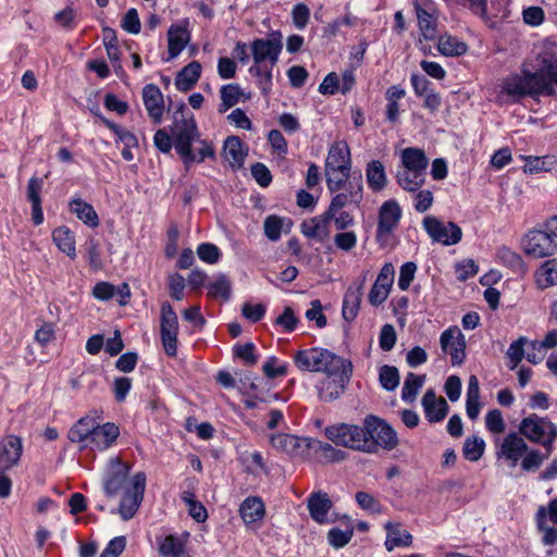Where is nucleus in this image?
<instances>
[{
  "instance_id": "nucleus-1",
  "label": "nucleus",
  "mask_w": 557,
  "mask_h": 557,
  "mask_svg": "<svg viewBox=\"0 0 557 557\" xmlns=\"http://www.w3.org/2000/svg\"><path fill=\"white\" fill-rule=\"evenodd\" d=\"M537 61V71L522 69L521 74L506 77L502 84L503 92L515 100L527 96H554L553 84L557 85V48L541 53Z\"/></svg>"
},
{
  "instance_id": "nucleus-2",
  "label": "nucleus",
  "mask_w": 557,
  "mask_h": 557,
  "mask_svg": "<svg viewBox=\"0 0 557 557\" xmlns=\"http://www.w3.org/2000/svg\"><path fill=\"white\" fill-rule=\"evenodd\" d=\"M185 109V103H181L176 112L181 114V119L175 116L171 132L175 150L188 166L194 162H202L206 158H213L214 149L209 143L199 139L196 121L193 114L189 116L184 114Z\"/></svg>"
},
{
  "instance_id": "nucleus-3",
  "label": "nucleus",
  "mask_w": 557,
  "mask_h": 557,
  "mask_svg": "<svg viewBox=\"0 0 557 557\" xmlns=\"http://www.w3.org/2000/svg\"><path fill=\"white\" fill-rule=\"evenodd\" d=\"M496 459L508 468L520 466L524 472H535L547 459V454L530 448L525 440L517 432H509L499 443H496Z\"/></svg>"
},
{
  "instance_id": "nucleus-4",
  "label": "nucleus",
  "mask_w": 557,
  "mask_h": 557,
  "mask_svg": "<svg viewBox=\"0 0 557 557\" xmlns=\"http://www.w3.org/2000/svg\"><path fill=\"white\" fill-rule=\"evenodd\" d=\"M294 362L301 371L336 374L343 371L344 364L348 360L343 359L329 349L313 347L298 350L294 356Z\"/></svg>"
},
{
  "instance_id": "nucleus-5",
  "label": "nucleus",
  "mask_w": 557,
  "mask_h": 557,
  "mask_svg": "<svg viewBox=\"0 0 557 557\" xmlns=\"http://www.w3.org/2000/svg\"><path fill=\"white\" fill-rule=\"evenodd\" d=\"M518 433L532 443L545 448L547 458L550 456L557 438V426L548 418L532 413L523 418L518 426Z\"/></svg>"
},
{
  "instance_id": "nucleus-6",
  "label": "nucleus",
  "mask_w": 557,
  "mask_h": 557,
  "mask_svg": "<svg viewBox=\"0 0 557 557\" xmlns=\"http://www.w3.org/2000/svg\"><path fill=\"white\" fill-rule=\"evenodd\" d=\"M325 436L337 446L352 450L367 453L373 449L371 442L367 441L366 426L356 424L337 423L330 425L324 431Z\"/></svg>"
},
{
  "instance_id": "nucleus-7",
  "label": "nucleus",
  "mask_w": 557,
  "mask_h": 557,
  "mask_svg": "<svg viewBox=\"0 0 557 557\" xmlns=\"http://www.w3.org/2000/svg\"><path fill=\"white\" fill-rule=\"evenodd\" d=\"M364 426L368 433L367 441L373 444L371 445L373 449L367 451L368 454L376 453L380 447L392 450L398 445L396 431L384 420L375 416H368L364 419Z\"/></svg>"
},
{
  "instance_id": "nucleus-8",
  "label": "nucleus",
  "mask_w": 557,
  "mask_h": 557,
  "mask_svg": "<svg viewBox=\"0 0 557 557\" xmlns=\"http://www.w3.org/2000/svg\"><path fill=\"white\" fill-rule=\"evenodd\" d=\"M251 53L256 66L257 74L261 73V65L269 62L271 66L275 65L278 61L280 53L283 48L282 35L280 32H275L271 35V38L255 39L251 45Z\"/></svg>"
},
{
  "instance_id": "nucleus-9",
  "label": "nucleus",
  "mask_w": 557,
  "mask_h": 557,
  "mask_svg": "<svg viewBox=\"0 0 557 557\" xmlns=\"http://www.w3.org/2000/svg\"><path fill=\"white\" fill-rule=\"evenodd\" d=\"M146 488V475L144 472H137L133 478L131 485L125 488L124 495L119 506V513L124 521L132 519L137 512Z\"/></svg>"
},
{
  "instance_id": "nucleus-10",
  "label": "nucleus",
  "mask_w": 557,
  "mask_h": 557,
  "mask_svg": "<svg viewBox=\"0 0 557 557\" xmlns=\"http://www.w3.org/2000/svg\"><path fill=\"white\" fill-rule=\"evenodd\" d=\"M423 227L434 242L445 246L456 245L462 237V231L456 223H445L432 215L424 218Z\"/></svg>"
},
{
  "instance_id": "nucleus-11",
  "label": "nucleus",
  "mask_w": 557,
  "mask_h": 557,
  "mask_svg": "<svg viewBox=\"0 0 557 557\" xmlns=\"http://www.w3.org/2000/svg\"><path fill=\"white\" fill-rule=\"evenodd\" d=\"M352 364L348 361L344 364L343 371L336 374H326V377L319 381L317 389L320 399L333 401L339 398L350 380Z\"/></svg>"
},
{
  "instance_id": "nucleus-12",
  "label": "nucleus",
  "mask_w": 557,
  "mask_h": 557,
  "mask_svg": "<svg viewBox=\"0 0 557 557\" xmlns=\"http://www.w3.org/2000/svg\"><path fill=\"white\" fill-rule=\"evenodd\" d=\"M160 332L164 351L170 357L177 354L178 320L170 304L161 306Z\"/></svg>"
},
{
  "instance_id": "nucleus-13",
  "label": "nucleus",
  "mask_w": 557,
  "mask_h": 557,
  "mask_svg": "<svg viewBox=\"0 0 557 557\" xmlns=\"http://www.w3.org/2000/svg\"><path fill=\"white\" fill-rule=\"evenodd\" d=\"M524 251L534 258L553 256L557 251V245L552 233L533 230L524 238Z\"/></svg>"
},
{
  "instance_id": "nucleus-14",
  "label": "nucleus",
  "mask_w": 557,
  "mask_h": 557,
  "mask_svg": "<svg viewBox=\"0 0 557 557\" xmlns=\"http://www.w3.org/2000/svg\"><path fill=\"white\" fill-rule=\"evenodd\" d=\"M440 344L443 352L450 356L453 366H460L466 359V338L457 327L445 330L440 337Z\"/></svg>"
},
{
  "instance_id": "nucleus-15",
  "label": "nucleus",
  "mask_w": 557,
  "mask_h": 557,
  "mask_svg": "<svg viewBox=\"0 0 557 557\" xmlns=\"http://www.w3.org/2000/svg\"><path fill=\"white\" fill-rule=\"evenodd\" d=\"M346 193H337L331 200L329 208L325 210L332 218L343 210L345 207L354 205L358 206L362 199V182L361 174L358 178L348 182L344 187Z\"/></svg>"
},
{
  "instance_id": "nucleus-16",
  "label": "nucleus",
  "mask_w": 557,
  "mask_h": 557,
  "mask_svg": "<svg viewBox=\"0 0 557 557\" xmlns=\"http://www.w3.org/2000/svg\"><path fill=\"white\" fill-rule=\"evenodd\" d=\"M310 440L290 434H275L271 436V445L278 451L292 457L305 458L310 450Z\"/></svg>"
},
{
  "instance_id": "nucleus-17",
  "label": "nucleus",
  "mask_w": 557,
  "mask_h": 557,
  "mask_svg": "<svg viewBox=\"0 0 557 557\" xmlns=\"http://www.w3.org/2000/svg\"><path fill=\"white\" fill-rule=\"evenodd\" d=\"M129 468L119 457L111 458L104 480V492L109 497L115 496L125 485Z\"/></svg>"
},
{
  "instance_id": "nucleus-18",
  "label": "nucleus",
  "mask_w": 557,
  "mask_h": 557,
  "mask_svg": "<svg viewBox=\"0 0 557 557\" xmlns=\"http://www.w3.org/2000/svg\"><path fill=\"white\" fill-rule=\"evenodd\" d=\"M143 100L150 119L154 124H160L164 112V99L160 88L154 84L146 85L143 89Z\"/></svg>"
},
{
  "instance_id": "nucleus-19",
  "label": "nucleus",
  "mask_w": 557,
  "mask_h": 557,
  "mask_svg": "<svg viewBox=\"0 0 557 557\" xmlns=\"http://www.w3.org/2000/svg\"><path fill=\"white\" fill-rule=\"evenodd\" d=\"M401 218V209L397 201H385L379 212L377 235H388L398 225Z\"/></svg>"
},
{
  "instance_id": "nucleus-20",
  "label": "nucleus",
  "mask_w": 557,
  "mask_h": 557,
  "mask_svg": "<svg viewBox=\"0 0 557 557\" xmlns=\"http://www.w3.org/2000/svg\"><path fill=\"white\" fill-rule=\"evenodd\" d=\"M422 406L429 422L442 421L448 413V404L443 397H437L433 389H428L422 397Z\"/></svg>"
},
{
  "instance_id": "nucleus-21",
  "label": "nucleus",
  "mask_w": 557,
  "mask_h": 557,
  "mask_svg": "<svg viewBox=\"0 0 557 557\" xmlns=\"http://www.w3.org/2000/svg\"><path fill=\"white\" fill-rule=\"evenodd\" d=\"M332 216L324 211L322 214L311 218L301 223V233L309 238L323 243L330 235L329 224Z\"/></svg>"
},
{
  "instance_id": "nucleus-22",
  "label": "nucleus",
  "mask_w": 557,
  "mask_h": 557,
  "mask_svg": "<svg viewBox=\"0 0 557 557\" xmlns=\"http://www.w3.org/2000/svg\"><path fill=\"white\" fill-rule=\"evenodd\" d=\"M325 169L350 170V149L346 141L339 140L331 145L325 160Z\"/></svg>"
},
{
  "instance_id": "nucleus-23",
  "label": "nucleus",
  "mask_w": 557,
  "mask_h": 557,
  "mask_svg": "<svg viewBox=\"0 0 557 557\" xmlns=\"http://www.w3.org/2000/svg\"><path fill=\"white\" fill-rule=\"evenodd\" d=\"M120 435V429L115 423L107 422L97 424L90 444L98 450H106L111 447Z\"/></svg>"
},
{
  "instance_id": "nucleus-24",
  "label": "nucleus",
  "mask_w": 557,
  "mask_h": 557,
  "mask_svg": "<svg viewBox=\"0 0 557 557\" xmlns=\"http://www.w3.org/2000/svg\"><path fill=\"white\" fill-rule=\"evenodd\" d=\"M23 453V441L20 436L9 435L2 441V470L18 465Z\"/></svg>"
},
{
  "instance_id": "nucleus-25",
  "label": "nucleus",
  "mask_w": 557,
  "mask_h": 557,
  "mask_svg": "<svg viewBox=\"0 0 557 557\" xmlns=\"http://www.w3.org/2000/svg\"><path fill=\"white\" fill-rule=\"evenodd\" d=\"M42 185V178L36 176L32 177L27 184V198L32 203V219L35 225H40L44 222L40 198Z\"/></svg>"
},
{
  "instance_id": "nucleus-26",
  "label": "nucleus",
  "mask_w": 557,
  "mask_h": 557,
  "mask_svg": "<svg viewBox=\"0 0 557 557\" xmlns=\"http://www.w3.org/2000/svg\"><path fill=\"white\" fill-rule=\"evenodd\" d=\"M362 288L363 284L359 283L349 286L345 293L342 314L346 321H352L357 317L362 299Z\"/></svg>"
},
{
  "instance_id": "nucleus-27",
  "label": "nucleus",
  "mask_w": 557,
  "mask_h": 557,
  "mask_svg": "<svg viewBox=\"0 0 557 557\" xmlns=\"http://www.w3.org/2000/svg\"><path fill=\"white\" fill-rule=\"evenodd\" d=\"M387 531V537L384 543L388 552L394 550L395 547H409L412 544V535L400 529L399 523L386 522L384 525Z\"/></svg>"
},
{
  "instance_id": "nucleus-28",
  "label": "nucleus",
  "mask_w": 557,
  "mask_h": 557,
  "mask_svg": "<svg viewBox=\"0 0 557 557\" xmlns=\"http://www.w3.org/2000/svg\"><path fill=\"white\" fill-rule=\"evenodd\" d=\"M332 508V500L326 493L315 492L308 498V509L311 518L323 523L326 521V516Z\"/></svg>"
},
{
  "instance_id": "nucleus-29",
  "label": "nucleus",
  "mask_w": 557,
  "mask_h": 557,
  "mask_svg": "<svg viewBox=\"0 0 557 557\" xmlns=\"http://www.w3.org/2000/svg\"><path fill=\"white\" fill-rule=\"evenodd\" d=\"M265 508L262 499L257 496L247 497L239 507V515L246 524L262 520Z\"/></svg>"
},
{
  "instance_id": "nucleus-30",
  "label": "nucleus",
  "mask_w": 557,
  "mask_h": 557,
  "mask_svg": "<svg viewBox=\"0 0 557 557\" xmlns=\"http://www.w3.org/2000/svg\"><path fill=\"white\" fill-rule=\"evenodd\" d=\"M201 74V64L193 61L184 66L176 75L175 86L180 91L190 90L198 82Z\"/></svg>"
},
{
  "instance_id": "nucleus-31",
  "label": "nucleus",
  "mask_w": 557,
  "mask_h": 557,
  "mask_svg": "<svg viewBox=\"0 0 557 557\" xmlns=\"http://www.w3.org/2000/svg\"><path fill=\"white\" fill-rule=\"evenodd\" d=\"M404 168L416 171L425 176L429 160L423 150L418 148H406L401 152Z\"/></svg>"
},
{
  "instance_id": "nucleus-32",
  "label": "nucleus",
  "mask_w": 557,
  "mask_h": 557,
  "mask_svg": "<svg viewBox=\"0 0 557 557\" xmlns=\"http://www.w3.org/2000/svg\"><path fill=\"white\" fill-rule=\"evenodd\" d=\"M53 243L60 251L71 259L76 258V246L74 233L67 226H59L52 232Z\"/></svg>"
},
{
  "instance_id": "nucleus-33",
  "label": "nucleus",
  "mask_w": 557,
  "mask_h": 557,
  "mask_svg": "<svg viewBox=\"0 0 557 557\" xmlns=\"http://www.w3.org/2000/svg\"><path fill=\"white\" fill-rule=\"evenodd\" d=\"M70 211L90 227L99 225V218L94 207L81 198L72 199L69 203Z\"/></svg>"
},
{
  "instance_id": "nucleus-34",
  "label": "nucleus",
  "mask_w": 557,
  "mask_h": 557,
  "mask_svg": "<svg viewBox=\"0 0 557 557\" xmlns=\"http://www.w3.org/2000/svg\"><path fill=\"white\" fill-rule=\"evenodd\" d=\"M189 38V33L185 27L178 25H172L170 27L168 32V51L170 59L176 58L183 51Z\"/></svg>"
},
{
  "instance_id": "nucleus-35",
  "label": "nucleus",
  "mask_w": 557,
  "mask_h": 557,
  "mask_svg": "<svg viewBox=\"0 0 557 557\" xmlns=\"http://www.w3.org/2000/svg\"><path fill=\"white\" fill-rule=\"evenodd\" d=\"M97 422L89 418H81L70 430L69 438L73 443L91 442V437L97 428Z\"/></svg>"
},
{
  "instance_id": "nucleus-36",
  "label": "nucleus",
  "mask_w": 557,
  "mask_h": 557,
  "mask_svg": "<svg viewBox=\"0 0 557 557\" xmlns=\"http://www.w3.org/2000/svg\"><path fill=\"white\" fill-rule=\"evenodd\" d=\"M223 152L225 159L233 168L243 166L246 152L244 151V144L239 137H227L224 141Z\"/></svg>"
},
{
  "instance_id": "nucleus-37",
  "label": "nucleus",
  "mask_w": 557,
  "mask_h": 557,
  "mask_svg": "<svg viewBox=\"0 0 557 557\" xmlns=\"http://www.w3.org/2000/svg\"><path fill=\"white\" fill-rule=\"evenodd\" d=\"M366 177L369 187L374 191H381L387 184L385 168L379 160H372L368 163Z\"/></svg>"
},
{
  "instance_id": "nucleus-38",
  "label": "nucleus",
  "mask_w": 557,
  "mask_h": 557,
  "mask_svg": "<svg viewBox=\"0 0 557 557\" xmlns=\"http://www.w3.org/2000/svg\"><path fill=\"white\" fill-rule=\"evenodd\" d=\"M414 9L417 13L419 29L422 36L426 40L434 39L436 36L437 26L436 18L431 13L421 8L418 1L414 2Z\"/></svg>"
},
{
  "instance_id": "nucleus-39",
  "label": "nucleus",
  "mask_w": 557,
  "mask_h": 557,
  "mask_svg": "<svg viewBox=\"0 0 557 557\" xmlns=\"http://www.w3.org/2000/svg\"><path fill=\"white\" fill-rule=\"evenodd\" d=\"M467 45L456 37L445 35L438 38L437 49L446 57H458L467 52Z\"/></svg>"
},
{
  "instance_id": "nucleus-40",
  "label": "nucleus",
  "mask_w": 557,
  "mask_h": 557,
  "mask_svg": "<svg viewBox=\"0 0 557 557\" xmlns=\"http://www.w3.org/2000/svg\"><path fill=\"white\" fill-rule=\"evenodd\" d=\"M310 449L320 453L324 462H338L346 458L344 450L337 449L331 444L318 440H310Z\"/></svg>"
},
{
  "instance_id": "nucleus-41",
  "label": "nucleus",
  "mask_w": 557,
  "mask_h": 557,
  "mask_svg": "<svg viewBox=\"0 0 557 557\" xmlns=\"http://www.w3.org/2000/svg\"><path fill=\"white\" fill-rule=\"evenodd\" d=\"M536 282L541 288L557 284V259L544 262L536 271Z\"/></svg>"
},
{
  "instance_id": "nucleus-42",
  "label": "nucleus",
  "mask_w": 557,
  "mask_h": 557,
  "mask_svg": "<svg viewBox=\"0 0 557 557\" xmlns=\"http://www.w3.org/2000/svg\"><path fill=\"white\" fill-rule=\"evenodd\" d=\"M424 381V375H417L412 372H409L403 385L401 399L406 403H412L423 386Z\"/></svg>"
},
{
  "instance_id": "nucleus-43",
  "label": "nucleus",
  "mask_w": 557,
  "mask_h": 557,
  "mask_svg": "<svg viewBox=\"0 0 557 557\" xmlns=\"http://www.w3.org/2000/svg\"><path fill=\"white\" fill-rule=\"evenodd\" d=\"M290 225L292 221L289 219L280 218L277 215H269L265 218L263 223L264 235L271 242H276L281 238L284 226L289 228Z\"/></svg>"
},
{
  "instance_id": "nucleus-44",
  "label": "nucleus",
  "mask_w": 557,
  "mask_h": 557,
  "mask_svg": "<svg viewBox=\"0 0 557 557\" xmlns=\"http://www.w3.org/2000/svg\"><path fill=\"white\" fill-rule=\"evenodd\" d=\"M159 554L162 557H183L185 555V545L178 536L170 534L160 543Z\"/></svg>"
},
{
  "instance_id": "nucleus-45",
  "label": "nucleus",
  "mask_w": 557,
  "mask_h": 557,
  "mask_svg": "<svg viewBox=\"0 0 557 557\" xmlns=\"http://www.w3.org/2000/svg\"><path fill=\"white\" fill-rule=\"evenodd\" d=\"M396 180L398 185L408 191L418 190L424 184V175L406 168L397 173Z\"/></svg>"
},
{
  "instance_id": "nucleus-46",
  "label": "nucleus",
  "mask_w": 557,
  "mask_h": 557,
  "mask_svg": "<svg viewBox=\"0 0 557 557\" xmlns=\"http://www.w3.org/2000/svg\"><path fill=\"white\" fill-rule=\"evenodd\" d=\"M242 94V89L237 84L222 86L220 90L221 103L219 104V112L224 113L238 103Z\"/></svg>"
},
{
  "instance_id": "nucleus-47",
  "label": "nucleus",
  "mask_w": 557,
  "mask_h": 557,
  "mask_svg": "<svg viewBox=\"0 0 557 557\" xmlns=\"http://www.w3.org/2000/svg\"><path fill=\"white\" fill-rule=\"evenodd\" d=\"M484 449V440L480 436L472 435L466 438L462 447V454L467 460L478 461L483 456Z\"/></svg>"
},
{
  "instance_id": "nucleus-48",
  "label": "nucleus",
  "mask_w": 557,
  "mask_h": 557,
  "mask_svg": "<svg viewBox=\"0 0 557 557\" xmlns=\"http://www.w3.org/2000/svg\"><path fill=\"white\" fill-rule=\"evenodd\" d=\"M326 186L331 193H336L346 187L350 176V170L325 169Z\"/></svg>"
},
{
  "instance_id": "nucleus-49",
  "label": "nucleus",
  "mask_w": 557,
  "mask_h": 557,
  "mask_svg": "<svg viewBox=\"0 0 557 557\" xmlns=\"http://www.w3.org/2000/svg\"><path fill=\"white\" fill-rule=\"evenodd\" d=\"M546 508L541 506L536 512V527L543 533L542 542L544 545H554L557 541V529L546 525Z\"/></svg>"
},
{
  "instance_id": "nucleus-50",
  "label": "nucleus",
  "mask_w": 557,
  "mask_h": 557,
  "mask_svg": "<svg viewBox=\"0 0 557 557\" xmlns=\"http://www.w3.org/2000/svg\"><path fill=\"white\" fill-rule=\"evenodd\" d=\"M379 380L382 387L386 391H394L399 385V372L394 366H383L380 368Z\"/></svg>"
},
{
  "instance_id": "nucleus-51",
  "label": "nucleus",
  "mask_w": 557,
  "mask_h": 557,
  "mask_svg": "<svg viewBox=\"0 0 557 557\" xmlns=\"http://www.w3.org/2000/svg\"><path fill=\"white\" fill-rule=\"evenodd\" d=\"M497 260L504 265L519 271L523 268V261L519 253L511 250L509 247L500 246L496 252Z\"/></svg>"
},
{
  "instance_id": "nucleus-52",
  "label": "nucleus",
  "mask_w": 557,
  "mask_h": 557,
  "mask_svg": "<svg viewBox=\"0 0 557 557\" xmlns=\"http://www.w3.org/2000/svg\"><path fill=\"white\" fill-rule=\"evenodd\" d=\"M209 296L227 300L231 296V282L225 275L219 276L208 285Z\"/></svg>"
},
{
  "instance_id": "nucleus-53",
  "label": "nucleus",
  "mask_w": 557,
  "mask_h": 557,
  "mask_svg": "<svg viewBox=\"0 0 557 557\" xmlns=\"http://www.w3.org/2000/svg\"><path fill=\"white\" fill-rule=\"evenodd\" d=\"M528 343L527 338L521 336L517 341L512 342L507 350V357L509 359V368L513 370L524 358V345Z\"/></svg>"
},
{
  "instance_id": "nucleus-54",
  "label": "nucleus",
  "mask_w": 557,
  "mask_h": 557,
  "mask_svg": "<svg viewBox=\"0 0 557 557\" xmlns=\"http://www.w3.org/2000/svg\"><path fill=\"white\" fill-rule=\"evenodd\" d=\"M35 342L40 347H46L55 339V326L51 322H42L34 335Z\"/></svg>"
},
{
  "instance_id": "nucleus-55",
  "label": "nucleus",
  "mask_w": 557,
  "mask_h": 557,
  "mask_svg": "<svg viewBox=\"0 0 557 557\" xmlns=\"http://www.w3.org/2000/svg\"><path fill=\"white\" fill-rule=\"evenodd\" d=\"M104 124L117 136L119 141H121L124 147L133 148L137 146L138 141L134 134L109 120H104Z\"/></svg>"
},
{
  "instance_id": "nucleus-56",
  "label": "nucleus",
  "mask_w": 557,
  "mask_h": 557,
  "mask_svg": "<svg viewBox=\"0 0 557 557\" xmlns=\"http://www.w3.org/2000/svg\"><path fill=\"white\" fill-rule=\"evenodd\" d=\"M485 425L491 433H503L505 431L506 424L502 412L498 409L490 410L485 416Z\"/></svg>"
},
{
  "instance_id": "nucleus-57",
  "label": "nucleus",
  "mask_w": 557,
  "mask_h": 557,
  "mask_svg": "<svg viewBox=\"0 0 557 557\" xmlns=\"http://www.w3.org/2000/svg\"><path fill=\"white\" fill-rule=\"evenodd\" d=\"M352 530H341L338 528H333L327 533L329 543L335 547L341 548L344 547L352 537Z\"/></svg>"
},
{
  "instance_id": "nucleus-58",
  "label": "nucleus",
  "mask_w": 557,
  "mask_h": 557,
  "mask_svg": "<svg viewBox=\"0 0 557 557\" xmlns=\"http://www.w3.org/2000/svg\"><path fill=\"white\" fill-rule=\"evenodd\" d=\"M197 255L200 260L210 264L216 263L221 257L219 248L210 243L200 244L197 248Z\"/></svg>"
},
{
  "instance_id": "nucleus-59",
  "label": "nucleus",
  "mask_w": 557,
  "mask_h": 557,
  "mask_svg": "<svg viewBox=\"0 0 557 557\" xmlns=\"http://www.w3.org/2000/svg\"><path fill=\"white\" fill-rule=\"evenodd\" d=\"M397 341L395 327L392 324H384L380 333V348L384 351H389L394 348Z\"/></svg>"
},
{
  "instance_id": "nucleus-60",
  "label": "nucleus",
  "mask_w": 557,
  "mask_h": 557,
  "mask_svg": "<svg viewBox=\"0 0 557 557\" xmlns=\"http://www.w3.org/2000/svg\"><path fill=\"white\" fill-rule=\"evenodd\" d=\"M262 370L268 377L275 379L287 373V366L285 363H280L276 357H270L263 363Z\"/></svg>"
},
{
  "instance_id": "nucleus-61",
  "label": "nucleus",
  "mask_w": 557,
  "mask_h": 557,
  "mask_svg": "<svg viewBox=\"0 0 557 557\" xmlns=\"http://www.w3.org/2000/svg\"><path fill=\"white\" fill-rule=\"evenodd\" d=\"M293 23L298 29H304L310 17V10L307 4L299 2L294 5L292 11Z\"/></svg>"
},
{
  "instance_id": "nucleus-62",
  "label": "nucleus",
  "mask_w": 557,
  "mask_h": 557,
  "mask_svg": "<svg viewBox=\"0 0 557 557\" xmlns=\"http://www.w3.org/2000/svg\"><path fill=\"white\" fill-rule=\"evenodd\" d=\"M417 271V264L414 262H406L400 267L399 277H398V287L401 290L408 289L411 282L414 278V274Z\"/></svg>"
},
{
  "instance_id": "nucleus-63",
  "label": "nucleus",
  "mask_w": 557,
  "mask_h": 557,
  "mask_svg": "<svg viewBox=\"0 0 557 557\" xmlns=\"http://www.w3.org/2000/svg\"><path fill=\"white\" fill-rule=\"evenodd\" d=\"M122 28L129 34H138L140 32V21L136 9L127 10L122 22Z\"/></svg>"
},
{
  "instance_id": "nucleus-64",
  "label": "nucleus",
  "mask_w": 557,
  "mask_h": 557,
  "mask_svg": "<svg viewBox=\"0 0 557 557\" xmlns=\"http://www.w3.org/2000/svg\"><path fill=\"white\" fill-rule=\"evenodd\" d=\"M335 246L344 251H350L357 245V235L352 231L341 232L334 236Z\"/></svg>"
}]
</instances>
